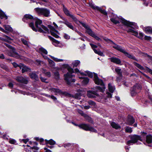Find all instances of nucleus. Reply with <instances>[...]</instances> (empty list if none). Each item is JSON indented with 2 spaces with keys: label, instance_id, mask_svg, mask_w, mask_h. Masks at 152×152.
I'll return each instance as SVG.
<instances>
[{
  "label": "nucleus",
  "instance_id": "f257e3e1",
  "mask_svg": "<svg viewBox=\"0 0 152 152\" xmlns=\"http://www.w3.org/2000/svg\"><path fill=\"white\" fill-rule=\"evenodd\" d=\"M63 66L66 68L69 72L66 74L64 75V79L67 83L68 85H70L72 83L75 82V80L74 78L75 75L72 74V73L74 72L73 69L70 67L67 64L64 65Z\"/></svg>",
  "mask_w": 152,
  "mask_h": 152
},
{
  "label": "nucleus",
  "instance_id": "f03ea898",
  "mask_svg": "<svg viewBox=\"0 0 152 152\" xmlns=\"http://www.w3.org/2000/svg\"><path fill=\"white\" fill-rule=\"evenodd\" d=\"M50 90L51 92L55 93L56 94H59L60 95H63L66 96L72 97L75 99H80L81 94L79 93H77L75 94H70L66 92H62L58 88H52Z\"/></svg>",
  "mask_w": 152,
  "mask_h": 152
},
{
  "label": "nucleus",
  "instance_id": "7ed1b4c3",
  "mask_svg": "<svg viewBox=\"0 0 152 152\" xmlns=\"http://www.w3.org/2000/svg\"><path fill=\"white\" fill-rule=\"evenodd\" d=\"M94 80L96 84L100 85L102 86L101 87L99 86H97V88L98 90L102 92H103L105 90V87L102 80L99 78L96 74H94Z\"/></svg>",
  "mask_w": 152,
  "mask_h": 152
},
{
  "label": "nucleus",
  "instance_id": "20e7f679",
  "mask_svg": "<svg viewBox=\"0 0 152 152\" xmlns=\"http://www.w3.org/2000/svg\"><path fill=\"white\" fill-rule=\"evenodd\" d=\"M34 10L39 15H43L47 17L50 16V10L46 8L37 7L35 8Z\"/></svg>",
  "mask_w": 152,
  "mask_h": 152
},
{
  "label": "nucleus",
  "instance_id": "39448f33",
  "mask_svg": "<svg viewBox=\"0 0 152 152\" xmlns=\"http://www.w3.org/2000/svg\"><path fill=\"white\" fill-rule=\"evenodd\" d=\"M35 25L36 27L38 28V31L41 33H47L49 32V29L46 26L42 25L41 28H39L38 26L40 25L42 23V21L40 19H35Z\"/></svg>",
  "mask_w": 152,
  "mask_h": 152
},
{
  "label": "nucleus",
  "instance_id": "423d86ee",
  "mask_svg": "<svg viewBox=\"0 0 152 152\" xmlns=\"http://www.w3.org/2000/svg\"><path fill=\"white\" fill-rule=\"evenodd\" d=\"M4 44L7 47L11 49L8 53V55L9 56L17 59L20 58V56L17 53L16 50L14 48H13L12 46L8 44L4 43Z\"/></svg>",
  "mask_w": 152,
  "mask_h": 152
},
{
  "label": "nucleus",
  "instance_id": "0eeeda50",
  "mask_svg": "<svg viewBox=\"0 0 152 152\" xmlns=\"http://www.w3.org/2000/svg\"><path fill=\"white\" fill-rule=\"evenodd\" d=\"M142 137L137 135H134L130 137V140L128 141L127 142V144L131 145L132 144H134L137 142L138 140L142 141L143 139Z\"/></svg>",
  "mask_w": 152,
  "mask_h": 152
},
{
  "label": "nucleus",
  "instance_id": "6e6552de",
  "mask_svg": "<svg viewBox=\"0 0 152 152\" xmlns=\"http://www.w3.org/2000/svg\"><path fill=\"white\" fill-rule=\"evenodd\" d=\"M141 86L140 85L136 84L131 88V94L132 96H135L137 93L139 92L141 89Z\"/></svg>",
  "mask_w": 152,
  "mask_h": 152
},
{
  "label": "nucleus",
  "instance_id": "1a4fd4ad",
  "mask_svg": "<svg viewBox=\"0 0 152 152\" xmlns=\"http://www.w3.org/2000/svg\"><path fill=\"white\" fill-rule=\"evenodd\" d=\"M78 126L86 131H89L92 132H96L97 130L92 127L89 124H82L79 125Z\"/></svg>",
  "mask_w": 152,
  "mask_h": 152
},
{
  "label": "nucleus",
  "instance_id": "9d476101",
  "mask_svg": "<svg viewBox=\"0 0 152 152\" xmlns=\"http://www.w3.org/2000/svg\"><path fill=\"white\" fill-rule=\"evenodd\" d=\"M121 22L124 25L128 26L131 27L133 28H136V25L135 23L129 22L124 19H121Z\"/></svg>",
  "mask_w": 152,
  "mask_h": 152
},
{
  "label": "nucleus",
  "instance_id": "9b49d317",
  "mask_svg": "<svg viewBox=\"0 0 152 152\" xmlns=\"http://www.w3.org/2000/svg\"><path fill=\"white\" fill-rule=\"evenodd\" d=\"M35 19L30 14H26L23 18V20L24 22L28 23V22H33Z\"/></svg>",
  "mask_w": 152,
  "mask_h": 152
},
{
  "label": "nucleus",
  "instance_id": "f8f14e48",
  "mask_svg": "<svg viewBox=\"0 0 152 152\" xmlns=\"http://www.w3.org/2000/svg\"><path fill=\"white\" fill-rule=\"evenodd\" d=\"M128 32L131 33L132 34L137 37H138L140 39H142L143 37V34L142 33L140 32L139 33V36H138V32L134 31V30L132 28H129L127 30Z\"/></svg>",
  "mask_w": 152,
  "mask_h": 152
},
{
  "label": "nucleus",
  "instance_id": "ddd939ff",
  "mask_svg": "<svg viewBox=\"0 0 152 152\" xmlns=\"http://www.w3.org/2000/svg\"><path fill=\"white\" fill-rule=\"evenodd\" d=\"M15 79L18 82L24 84H27L28 83V78H24L22 76L17 77Z\"/></svg>",
  "mask_w": 152,
  "mask_h": 152
},
{
  "label": "nucleus",
  "instance_id": "4468645a",
  "mask_svg": "<svg viewBox=\"0 0 152 152\" xmlns=\"http://www.w3.org/2000/svg\"><path fill=\"white\" fill-rule=\"evenodd\" d=\"M106 41L108 42L113 43L114 44V45L113 46V47L114 48L117 50L121 52L123 51L122 50L124 49V48L121 47L119 45H117L115 43H114L112 41L108 39H106Z\"/></svg>",
  "mask_w": 152,
  "mask_h": 152
},
{
  "label": "nucleus",
  "instance_id": "2eb2a0df",
  "mask_svg": "<svg viewBox=\"0 0 152 152\" xmlns=\"http://www.w3.org/2000/svg\"><path fill=\"white\" fill-rule=\"evenodd\" d=\"M61 18L64 20V21L62 22V23L66 25L68 28L74 31H76L75 28H74L73 26L72 25V24L69 23L66 19L64 18L61 17Z\"/></svg>",
  "mask_w": 152,
  "mask_h": 152
},
{
  "label": "nucleus",
  "instance_id": "dca6fc26",
  "mask_svg": "<svg viewBox=\"0 0 152 152\" xmlns=\"http://www.w3.org/2000/svg\"><path fill=\"white\" fill-rule=\"evenodd\" d=\"M98 96V94L95 91H87V96L89 98H94L96 96Z\"/></svg>",
  "mask_w": 152,
  "mask_h": 152
},
{
  "label": "nucleus",
  "instance_id": "f3484780",
  "mask_svg": "<svg viewBox=\"0 0 152 152\" xmlns=\"http://www.w3.org/2000/svg\"><path fill=\"white\" fill-rule=\"evenodd\" d=\"M91 7L94 9L96 10H99L101 13L104 15H107V12L105 11V10H102L100 7L94 6V5H92L91 6Z\"/></svg>",
  "mask_w": 152,
  "mask_h": 152
},
{
  "label": "nucleus",
  "instance_id": "a211bd4d",
  "mask_svg": "<svg viewBox=\"0 0 152 152\" xmlns=\"http://www.w3.org/2000/svg\"><path fill=\"white\" fill-rule=\"evenodd\" d=\"M20 68L22 69V72L23 73L26 72H30L31 71V69L27 67V66L24 65L23 64H20Z\"/></svg>",
  "mask_w": 152,
  "mask_h": 152
},
{
  "label": "nucleus",
  "instance_id": "6ab92c4d",
  "mask_svg": "<svg viewBox=\"0 0 152 152\" xmlns=\"http://www.w3.org/2000/svg\"><path fill=\"white\" fill-rule=\"evenodd\" d=\"M135 121L133 117L131 116H129L128 117L127 124L128 125H131L133 124Z\"/></svg>",
  "mask_w": 152,
  "mask_h": 152
},
{
  "label": "nucleus",
  "instance_id": "aec40b11",
  "mask_svg": "<svg viewBox=\"0 0 152 152\" xmlns=\"http://www.w3.org/2000/svg\"><path fill=\"white\" fill-rule=\"evenodd\" d=\"M80 74L82 75H85L87 76L88 75L89 77L92 78L93 77V76H94V73L93 74L88 71H86L85 72H80Z\"/></svg>",
  "mask_w": 152,
  "mask_h": 152
},
{
  "label": "nucleus",
  "instance_id": "412c9836",
  "mask_svg": "<svg viewBox=\"0 0 152 152\" xmlns=\"http://www.w3.org/2000/svg\"><path fill=\"white\" fill-rule=\"evenodd\" d=\"M111 61L117 64H121V61L120 60L115 57H112L110 58Z\"/></svg>",
  "mask_w": 152,
  "mask_h": 152
},
{
  "label": "nucleus",
  "instance_id": "4be33fe9",
  "mask_svg": "<svg viewBox=\"0 0 152 152\" xmlns=\"http://www.w3.org/2000/svg\"><path fill=\"white\" fill-rule=\"evenodd\" d=\"M78 112L82 116H84L85 118H86L87 119H88V121L90 122H92V121L91 120V118L88 117L87 115L84 114L83 112L80 110H78Z\"/></svg>",
  "mask_w": 152,
  "mask_h": 152
},
{
  "label": "nucleus",
  "instance_id": "5701e85b",
  "mask_svg": "<svg viewBox=\"0 0 152 152\" xmlns=\"http://www.w3.org/2000/svg\"><path fill=\"white\" fill-rule=\"evenodd\" d=\"M29 76L31 79L36 80H38L39 79L37 75L34 72L30 73Z\"/></svg>",
  "mask_w": 152,
  "mask_h": 152
},
{
  "label": "nucleus",
  "instance_id": "b1692460",
  "mask_svg": "<svg viewBox=\"0 0 152 152\" xmlns=\"http://www.w3.org/2000/svg\"><path fill=\"white\" fill-rule=\"evenodd\" d=\"M122 51H122L121 52L123 53L126 56H127L129 58L133 59H135V57L129 53H128L126 52L125 51L124 48L123 49Z\"/></svg>",
  "mask_w": 152,
  "mask_h": 152
},
{
  "label": "nucleus",
  "instance_id": "393cba45",
  "mask_svg": "<svg viewBox=\"0 0 152 152\" xmlns=\"http://www.w3.org/2000/svg\"><path fill=\"white\" fill-rule=\"evenodd\" d=\"M111 126L113 128L116 129H119L121 128V126L118 124H116L114 122H113L110 123Z\"/></svg>",
  "mask_w": 152,
  "mask_h": 152
},
{
  "label": "nucleus",
  "instance_id": "a878e982",
  "mask_svg": "<svg viewBox=\"0 0 152 152\" xmlns=\"http://www.w3.org/2000/svg\"><path fill=\"white\" fill-rule=\"evenodd\" d=\"M79 78L80 79H83L82 82L83 85L87 84L89 82V79L87 77L84 78L83 77H80Z\"/></svg>",
  "mask_w": 152,
  "mask_h": 152
},
{
  "label": "nucleus",
  "instance_id": "bb28decb",
  "mask_svg": "<svg viewBox=\"0 0 152 152\" xmlns=\"http://www.w3.org/2000/svg\"><path fill=\"white\" fill-rule=\"evenodd\" d=\"M39 53H40L42 55H43V54L46 55L48 53L47 51L45 48L42 47L40 48L39 49Z\"/></svg>",
  "mask_w": 152,
  "mask_h": 152
},
{
  "label": "nucleus",
  "instance_id": "cd10ccee",
  "mask_svg": "<svg viewBox=\"0 0 152 152\" xmlns=\"http://www.w3.org/2000/svg\"><path fill=\"white\" fill-rule=\"evenodd\" d=\"M115 71L118 76H120V79H122V74L121 69L119 67H117L115 69Z\"/></svg>",
  "mask_w": 152,
  "mask_h": 152
},
{
  "label": "nucleus",
  "instance_id": "c85d7f7f",
  "mask_svg": "<svg viewBox=\"0 0 152 152\" xmlns=\"http://www.w3.org/2000/svg\"><path fill=\"white\" fill-rule=\"evenodd\" d=\"M146 141L148 143H150L152 142V136L149 135L146 137Z\"/></svg>",
  "mask_w": 152,
  "mask_h": 152
},
{
  "label": "nucleus",
  "instance_id": "c756f323",
  "mask_svg": "<svg viewBox=\"0 0 152 152\" xmlns=\"http://www.w3.org/2000/svg\"><path fill=\"white\" fill-rule=\"evenodd\" d=\"M108 86L109 91L111 93H113L115 89L114 86H113L110 83L108 84Z\"/></svg>",
  "mask_w": 152,
  "mask_h": 152
},
{
  "label": "nucleus",
  "instance_id": "7c9ffc66",
  "mask_svg": "<svg viewBox=\"0 0 152 152\" xmlns=\"http://www.w3.org/2000/svg\"><path fill=\"white\" fill-rule=\"evenodd\" d=\"M145 31L147 33L152 34V28L151 27H148L145 28Z\"/></svg>",
  "mask_w": 152,
  "mask_h": 152
},
{
  "label": "nucleus",
  "instance_id": "2f4dec72",
  "mask_svg": "<svg viewBox=\"0 0 152 152\" xmlns=\"http://www.w3.org/2000/svg\"><path fill=\"white\" fill-rule=\"evenodd\" d=\"M110 20L111 22L115 24L119 23H120L118 18H112L110 19Z\"/></svg>",
  "mask_w": 152,
  "mask_h": 152
},
{
  "label": "nucleus",
  "instance_id": "473e14b6",
  "mask_svg": "<svg viewBox=\"0 0 152 152\" xmlns=\"http://www.w3.org/2000/svg\"><path fill=\"white\" fill-rule=\"evenodd\" d=\"M86 32L89 35L92 37L94 35V34H95V33L91 30L90 28L88 30H86Z\"/></svg>",
  "mask_w": 152,
  "mask_h": 152
},
{
  "label": "nucleus",
  "instance_id": "72a5a7b5",
  "mask_svg": "<svg viewBox=\"0 0 152 152\" xmlns=\"http://www.w3.org/2000/svg\"><path fill=\"white\" fill-rule=\"evenodd\" d=\"M134 64L136 67H137L139 69L141 70H144V67L141 65L137 63L136 62H134Z\"/></svg>",
  "mask_w": 152,
  "mask_h": 152
},
{
  "label": "nucleus",
  "instance_id": "f704fd0d",
  "mask_svg": "<svg viewBox=\"0 0 152 152\" xmlns=\"http://www.w3.org/2000/svg\"><path fill=\"white\" fill-rule=\"evenodd\" d=\"M80 62L78 60H75L73 61L72 64L73 67H77L80 64Z\"/></svg>",
  "mask_w": 152,
  "mask_h": 152
},
{
  "label": "nucleus",
  "instance_id": "c9c22d12",
  "mask_svg": "<svg viewBox=\"0 0 152 152\" xmlns=\"http://www.w3.org/2000/svg\"><path fill=\"white\" fill-rule=\"evenodd\" d=\"M45 141L47 143L49 144L50 145H54L56 144V142L52 139H50L49 140H45Z\"/></svg>",
  "mask_w": 152,
  "mask_h": 152
},
{
  "label": "nucleus",
  "instance_id": "e433bc0d",
  "mask_svg": "<svg viewBox=\"0 0 152 152\" xmlns=\"http://www.w3.org/2000/svg\"><path fill=\"white\" fill-rule=\"evenodd\" d=\"M4 28L6 30L11 31H12V28L8 25H4Z\"/></svg>",
  "mask_w": 152,
  "mask_h": 152
},
{
  "label": "nucleus",
  "instance_id": "4c0bfd02",
  "mask_svg": "<svg viewBox=\"0 0 152 152\" xmlns=\"http://www.w3.org/2000/svg\"><path fill=\"white\" fill-rule=\"evenodd\" d=\"M30 27L34 31H37V30L35 28L34 23L33 22H31L29 24Z\"/></svg>",
  "mask_w": 152,
  "mask_h": 152
},
{
  "label": "nucleus",
  "instance_id": "58836bf2",
  "mask_svg": "<svg viewBox=\"0 0 152 152\" xmlns=\"http://www.w3.org/2000/svg\"><path fill=\"white\" fill-rule=\"evenodd\" d=\"M51 58L53 59L54 61L57 62H59L61 61H63V59H58L56 58H55L53 56H50Z\"/></svg>",
  "mask_w": 152,
  "mask_h": 152
},
{
  "label": "nucleus",
  "instance_id": "ea45409f",
  "mask_svg": "<svg viewBox=\"0 0 152 152\" xmlns=\"http://www.w3.org/2000/svg\"><path fill=\"white\" fill-rule=\"evenodd\" d=\"M48 37L51 40L53 41L54 43H55L56 44H58L60 43L59 42L56 40L54 39L52 37L50 36H48Z\"/></svg>",
  "mask_w": 152,
  "mask_h": 152
},
{
  "label": "nucleus",
  "instance_id": "a19ab883",
  "mask_svg": "<svg viewBox=\"0 0 152 152\" xmlns=\"http://www.w3.org/2000/svg\"><path fill=\"white\" fill-rule=\"evenodd\" d=\"M4 37H5V38H1V40H3V41H7V42H9V40H11V39L10 37H8L7 36L4 35Z\"/></svg>",
  "mask_w": 152,
  "mask_h": 152
},
{
  "label": "nucleus",
  "instance_id": "79ce46f5",
  "mask_svg": "<svg viewBox=\"0 0 152 152\" xmlns=\"http://www.w3.org/2000/svg\"><path fill=\"white\" fill-rule=\"evenodd\" d=\"M48 62L49 65L51 67H53L55 65V62L51 60L50 59H48Z\"/></svg>",
  "mask_w": 152,
  "mask_h": 152
},
{
  "label": "nucleus",
  "instance_id": "37998d69",
  "mask_svg": "<svg viewBox=\"0 0 152 152\" xmlns=\"http://www.w3.org/2000/svg\"><path fill=\"white\" fill-rule=\"evenodd\" d=\"M54 77L56 79H58L59 78V74L58 71H56L53 72Z\"/></svg>",
  "mask_w": 152,
  "mask_h": 152
},
{
  "label": "nucleus",
  "instance_id": "c03bdc74",
  "mask_svg": "<svg viewBox=\"0 0 152 152\" xmlns=\"http://www.w3.org/2000/svg\"><path fill=\"white\" fill-rule=\"evenodd\" d=\"M94 52L95 53L98 54L100 56H104V54H103V53L100 51H97V50H96L95 49H94Z\"/></svg>",
  "mask_w": 152,
  "mask_h": 152
},
{
  "label": "nucleus",
  "instance_id": "a18cd8bd",
  "mask_svg": "<svg viewBox=\"0 0 152 152\" xmlns=\"http://www.w3.org/2000/svg\"><path fill=\"white\" fill-rule=\"evenodd\" d=\"M88 103L91 106H95L96 105L95 103L93 101L90 100L88 101Z\"/></svg>",
  "mask_w": 152,
  "mask_h": 152
},
{
  "label": "nucleus",
  "instance_id": "49530a36",
  "mask_svg": "<svg viewBox=\"0 0 152 152\" xmlns=\"http://www.w3.org/2000/svg\"><path fill=\"white\" fill-rule=\"evenodd\" d=\"M64 11V13L68 16H69L70 14L69 11L66 8H64L63 9Z\"/></svg>",
  "mask_w": 152,
  "mask_h": 152
},
{
  "label": "nucleus",
  "instance_id": "de8ad7c7",
  "mask_svg": "<svg viewBox=\"0 0 152 152\" xmlns=\"http://www.w3.org/2000/svg\"><path fill=\"white\" fill-rule=\"evenodd\" d=\"M125 131L127 132L131 133L132 132V130L131 127L128 126L125 129Z\"/></svg>",
  "mask_w": 152,
  "mask_h": 152
},
{
  "label": "nucleus",
  "instance_id": "09e8293b",
  "mask_svg": "<svg viewBox=\"0 0 152 152\" xmlns=\"http://www.w3.org/2000/svg\"><path fill=\"white\" fill-rule=\"evenodd\" d=\"M55 32H57V31H50V33L54 37L56 38H58L59 37V36L57 35Z\"/></svg>",
  "mask_w": 152,
  "mask_h": 152
},
{
  "label": "nucleus",
  "instance_id": "8fccbe9b",
  "mask_svg": "<svg viewBox=\"0 0 152 152\" xmlns=\"http://www.w3.org/2000/svg\"><path fill=\"white\" fill-rule=\"evenodd\" d=\"M21 41L23 42V44L26 46H28V43L27 41H26V40H25L23 38H21Z\"/></svg>",
  "mask_w": 152,
  "mask_h": 152
},
{
  "label": "nucleus",
  "instance_id": "3c124183",
  "mask_svg": "<svg viewBox=\"0 0 152 152\" xmlns=\"http://www.w3.org/2000/svg\"><path fill=\"white\" fill-rule=\"evenodd\" d=\"M80 23L81 24L82 26L86 29V30H88L90 28L89 26L86 25V24L85 23L80 22Z\"/></svg>",
  "mask_w": 152,
  "mask_h": 152
},
{
  "label": "nucleus",
  "instance_id": "603ef678",
  "mask_svg": "<svg viewBox=\"0 0 152 152\" xmlns=\"http://www.w3.org/2000/svg\"><path fill=\"white\" fill-rule=\"evenodd\" d=\"M49 28H50V29L51 30L50 31H57L53 27V26H51V25H49L48 26Z\"/></svg>",
  "mask_w": 152,
  "mask_h": 152
},
{
  "label": "nucleus",
  "instance_id": "864d4df0",
  "mask_svg": "<svg viewBox=\"0 0 152 152\" xmlns=\"http://www.w3.org/2000/svg\"><path fill=\"white\" fill-rule=\"evenodd\" d=\"M43 72L45 74L47 75V76L50 77L51 76L50 73L49 72H45V70H44Z\"/></svg>",
  "mask_w": 152,
  "mask_h": 152
},
{
  "label": "nucleus",
  "instance_id": "5fc2aeb1",
  "mask_svg": "<svg viewBox=\"0 0 152 152\" xmlns=\"http://www.w3.org/2000/svg\"><path fill=\"white\" fill-rule=\"evenodd\" d=\"M12 64L14 67L16 68L17 67H19L20 68V64L19 65H18L15 62H13L12 63Z\"/></svg>",
  "mask_w": 152,
  "mask_h": 152
},
{
  "label": "nucleus",
  "instance_id": "6e6d98bb",
  "mask_svg": "<svg viewBox=\"0 0 152 152\" xmlns=\"http://www.w3.org/2000/svg\"><path fill=\"white\" fill-rule=\"evenodd\" d=\"M64 38L66 39H69L70 38V36L66 34H64Z\"/></svg>",
  "mask_w": 152,
  "mask_h": 152
},
{
  "label": "nucleus",
  "instance_id": "4d7b16f0",
  "mask_svg": "<svg viewBox=\"0 0 152 152\" xmlns=\"http://www.w3.org/2000/svg\"><path fill=\"white\" fill-rule=\"evenodd\" d=\"M9 142L12 144H15L16 141L15 140L11 139L9 140Z\"/></svg>",
  "mask_w": 152,
  "mask_h": 152
},
{
  "label": "nucleus",
  "instance_id": "13d9d810",
  "mask_svg": "<svg viewBox=\"0 0 152 152\" xmlns=\"http://www.w3.org/2000/svg\"><path fill=\"white\" fill-rule=\"evenodd\" d=\"M69 16L72 18L75 21H76L77 20V19L73 15L70 14Z\"/></svg>",
  "mask_w": 152,
  "mask_h": 152
},
{
  "label": "nucleus",
  "instance_id": "bf43d9fd",
  "mask_svg": "<svg viewBox=\"0 0 152 152\" xmlns=\"http://www.w3.org/2000/svg\"><path fill=\"white\" fill-rule=\"evenodd\" d=\"M92 37L94 38L96 40L100 41L101 40V39L99 38L95 34H94V35Z\"/></svg>",
  "mask_w": 152,
  "mask_h": 152
},
{
  "label": "nucleus",
  "instance_id": "052dcab7",
  "mask_svg": "<svg viewBox=\"0 0 152 152\" xmlns=\"http://www.w3.org/2000/svg\"><path fill=\"white\" fill-rule=\"evenodd\" d=\"M90 45L93 50H94V49H95V48H96L97 47L96 45L91 43H90Z\"/></svg>",
  "mask_w": 152,
  "mask_h": 152
},
{
  "label": "nucleus",
  "instance_id": "680f3d73",
  "mask_svg": "<svg viewBox=\"0 0 152 152\" xmlns=\"http://www.w3.org/2000/svg\"><path fill=\"white\" fill-rule=\"evenodd\" d=\"M144 38L145 40H150L151 39V37L149 36H145Z\"/></svg>",
  "mask_w": 152,
  "mask_h": 152
},
{
  "label": "nucleus",
  "instance_id": "e2e57ef3",
  "mask_svg": "<svg viewBox=\"0 0 152 152\" xmlns=\"http://www.w3.org/2000/svg\"><path fill=\"white\" fill-rule=\"evenodd\" d=\"M107 96L108 98L111 97H112V94L108 92L107 93Z\"/></svg>",
  "mask_w": 152,
  "mask_h": 152
},
{
  "label": "nucleus",
  "instance_id": "0e129e2a",
  "mask_svg": "<svg viewBox=\"0 0 152 152\" xmlns=\"http://www.w3.org/2000/svg\"><path fill=\"white\" fill-rule=\"evenodd\" d=\"M40 79H41V81L42 82H45V83H47V82L46 81H45V80H46V79L44 78H43L42 77H40Z\"/></svg>",
  "mask_w": 152,
  "mask_h": 152
},
{
  "label": "nucleus",
  "instance_id": "69168bd1",
  "mask_svg": "<svg viewBox=\"0 0 152 152\" xmlns=\"http://www.w3.org/2000/svg\"><path fill=\"white\" fill-rule=\"evenodd\" d=\"M146 67L147 68V70L151 74H152V70L150 69L148 67Z\"/></svg>",
  "mask_w": 152,
  "mask_h": 152
},
{
  "label": "nucleus",
  "instance_id": "338daca9",
  "mask_svg": "<svg viewBox=\"0 0 152 152\" xmlns=\"http://www.w3.org/2000/svg\"><path fill=\"white\" fill-rule=\"evenodd\" d=\"M71 145V144L70 143H67L66 144H65L64 145V147L66 148V147H69Z\"/></svg>",
  "mask_w": 152,
  "mask_h": 152
},
{
  "label": "nucleus",
  "instance_id": "774afa93",
  "mask_svg": "<svg viewBox=\"0 0 152 152\" xmlns=\"http://www.w3.org/2000/svg\"><path fill=\"white\" fill-rule=\"evenodd\" d=\"M8 86L10 88H12L13 87V84L11 83H10Z\"/></svg>",
  "mask_w": 152,
  "mask_h": 152
}]
</instances>
